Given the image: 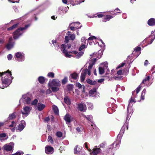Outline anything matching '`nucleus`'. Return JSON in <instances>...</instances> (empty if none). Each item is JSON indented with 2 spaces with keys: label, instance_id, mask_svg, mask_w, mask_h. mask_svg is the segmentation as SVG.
I'll return each mask as SVG.
<instances>
[{
  "label": "nucleus",
  "instance_id": "7c9ffc66",
  "mask_svg": "<svg viewBox=\"0 0 155 155\" xmlns=\"http://www.w3.org/2000/svg\"><path fill=\"white\" fill-rule=\"evenodd\" d=\"M136 101H135V100L134 99H133L132 97H131L130 99L129 100V104L127 108L129 107H131L132 106L130 105V104L131 103L134 102H135Z\"/></svg>",
  "mask_w": 155,
  "mask_h": 155
},
{
  "label": "nucleus",
  "instance_id": "4d7b16f0",
  "mask_svg": "<svg viewBox=\"0 0 155 155\" xmlns=\"http://www.w3.org/2000/svg\"><path fill=\"white\" fill-rule=\"evenodd\" d=\"M15 124V122L14 121H12V124L9 125V127H13Z\"/></svg>",
  "mask_w": 155,
  "mask_h": 155
},
{
  "label": "nucleus",
  "instance_id": "f704fd0d",
  "mask_svg": "<svg viewBox=\"0 0 155 155\" xmlns=\"http://www.w3.org/2000/svg\"><path fill=\"white\" fill-rule=\"evenodd\" d=\"M56 136L58 137H61L63 136V134L60 131H58L56 133Z\"/></svg>",
  "mask_w": 155,
  "mask_h": 155
},
{
  "label": "nucleus",
  "instance_id": "a878e982",
  "mask_svg": "<svg viewBox=\"0 0 155 155\" xmlns=\"http://www.w3.org/2000/svg\"><path fill=\"white\" fill-rule=\"evenodd\" d=\"M80 24V23L78 22H76L74 23H72L70 25H74L75 27V29H77L80 28L82 26L81 25H80V26H79Z\"/></svg>",
  "mask_w": 155,
  "mask_h": 155
},
{
  "label": "nucleus",
  "instance_id": "393cba45",
  "mask_svg": "<svg viewBox=\"0 0 155 155\" xmlns=\"http://www.w3.org/2000/svg\"><path fill=\"white\" fill-rule=\"evenodd\" d=\"M62 52L63 53L65 54V56L67 57L71 58L72 56L70 54H68V53H70L69 52L70 51L68 52L65 49H63Z\"/></svg>",
  "mask_w": 155,
  "mask_h": 155
},
{
  "label": "nucleus",
  "instance_id": "37998d69",
  "mask_svg": "<svg viewBox=\"0 0 155 155\" xmlns=\"http://www.w3.org/2000/svg\"><path fill=\"white\" fill-rule=\"evenodd\" d=\"M150 79V77L149 76H147V78L146 77V78L143 80L142 81V83L145 84L146 82L147 81H148Z\"/></svg>",
  "mask_w": 155,
  "mask_h": 155
},
{
  "label": "nucleus",
  "instance_id": "e433bc0d",
  "mask_svg": "<svg viewBox=\"0 0 155 155\" xmlns=\"http://www.w3.org/2000/svg\"><path fill=\"white\" fill-rule=\"evenodd\" d=\"M18 24H17L15 25H13L11 27H10L8 28V30H12L16 28L18 25Z\"/></svg>",
  "mask_w": 155,
  "mask_h": 155
},
{
  "label": "nucleus",
  "instance_id": "7ed1b4c3",
  "mask_svg": "<svg viewBox=\"0 0 155 155\" xmlns=\"http://www.w3.org/2000/svg\"><path fill=\"white\" fill-rule=\"evenodd\" d=\"M61 85L59 80L57 79H54L51 81H50L48 84V85L49 87L53 86L56 87L60 86Z\"/></svg>",
  "mask_w": 155,
  "mask_h": 155
},
{
  "label": "nucleus",
  "instance_id": "680f3d73",
  "mask_svg": "<svg viewBox=\"0 0 155 155\" xmlns=\"http://www.w3.org/2000/svg\"><path fill=\"white\" fill-rule=\"evenodd\" d=\"M146 91L145 89H144L142 91L141 94L142 95L143 94L144 95H145V94L146 93Z\"/></svg>",
  "mask_w": 155,
  "mask_h": 155
},
{
  "label": "nucleus",
  "instance_id": "0e129e2a",
  "mask_svg": "<svg viewBox=\"0 0 155 155\" xmlns=\"http://www.w3.org/2000/svg\"><path fill=\"white\" fill-rule=\"evenodd\" d=\"M21 153L20 152H16L15 153L12 154V155H21Z\"/></svg>",
  "mask_w": 155,
  "mask_h": 155
},
{
  "label": "nucleus",
  "instance_id": "b1692460",
  "mask_svg": "<svg viewBox=\"0 0 155 155\" xmlns=\"http://www.w3.org/2000/svg\"><path fill=\"white\" fill-rule=\"evenodd\" d=\"M38 80V82L41 84H43L45 82V78L43 76H39Z\"/></svg>",
  "mask_w": 155,
  "mask_h": 155
},
{
  "label": "nucleus",
  "instance_id": "6e6552de",
  "mask_svg": "<svg viewBox=\"0 0 155 155\" xmlns=\"http://www.w3.org/2000/svg\"><path fill=\"white\" fill-rule=\"evenodd\" d=\"M87 41L86 38L85 37H82L81 38V44L79 48H87V44L86 45V42Z\"/></svg>",
  "mask_w": 155,
  "mask_h": 155
},
{
  "label": "nucleus",
  "instance_id": "423d86ee",
  "mask_svg": "<svg viewBox=\"0 0 155 155\" xmlns=\"http://www.w3.org/2000/svg\"><path fill=\"white\" fill-rule=\"evenodd\" d=\"M26 125V124L25 121L22 120L19 125L16 127V129L19 132H21L23 130Z\"/></svg>",
  "mask_w": 155,
  "mask_h": 155
},
{
  "label": "nucleus",
  "instance_id": "0eeeda50",
  "mask_svg": "<svg viewBox=\"0 0 155 155\" xmlns=\"http://www.w3.org/2000/svg\"><path fill=\"white\" fill-rule=\"evenodd\" d=\"M82 49H79V51H80L79 53L76 51H70L69 52L76 54V55L74 57L77 58H79L84 53V51H81Z\"/></svg>",
  "mask_w": 155,
  "mask_h": 155
},
{
  "label": "nucleus",
  "instance_id": "c756f323",
  "mask_svg": "<svg viewBox=\"0 0 155 155\" xmlns=\"http://www.w3.org/2000/svg\"><path fill=\"white\" fill-rule=\"evenodd\" d=\"M68 90L69 91H71L73 88V85L71 84H69L67 87Z\"/></svg>",
  "mask_w": 155,
  "mask_h": 155
},
{
  "label": "nucleus",
  "instance_id": "a19ab883",
  "mask_svg": "<svg viewBox=\"0 0 155 155\" xmlns=\"http://www.w3.org/2000/svg\"><path fill=\"white\" fill-rule=\"evenodd\" d=\"M31 101V98L29 97H27L25 99V101L27 104H30Z\"/></svg>",
  "mask_w": 155,
  "mask_h": 155
},
{
  "label": "nucleus",
  "instance_id": "6e6d98bb",
  "mask_svg": "<svg viewBox=\"0 0 155 155\" xmlns=\"http://www.w3.org/2000/svg\"><path fill=\"white\" fill-rule=\"evenodd\" d=\"M105 144H106V143H101L100 145V147L104 148L105 147Z\"/></svg>",
  "mask_w": 155,
  "mask_h": 155
},
{
  "label": "nucleus",
  "instance_id": "58836bf2",
  "mask_svg": "<svg viewBox=\"0 0 155 155\" xmlns=\"http://www.w3.org/2000/svg\"><path fill=\"white\" fill-rule=\"evenodd\" d=\"M18 24H17L15 25H13L11 27H10L8 28V30H12L16 28L18 25Z\"/></svg>",
  "mask_w": 155,
  "mask_h": 155
},
{
  "label": "nucleus",
  "instance_id": "bb28decb",
  "mask_svg": "<svg viewBox=\"0 0 155 155\" xmlns=\"http://www.w3.org/2000/svg\"><path fill=\"white\" fill-rule=\"evenodd\" d=\"M71 47V45L70 44H62L61 45V48H70Z\"/></svg>",
  "mask_w": 155,
  "mask_h": 155
},
{
  "label": "nucleus",
  "instance_id": "5701e85b",
  "mask_svg": "<svg viewBox=\"0 0 155 155\" xmlns=\"http://www.w3.org/2000/svg\"><path fill=\"white\" fill-rule=\"evenodd\" d=\"M52 109L54 114H57L59 113V110L57 107L55 105L52 106Z\"/></svg>",
  "mask_w": 155,
  "mask_h": 155
},
{
  "label": "nucleus",
  "instance_id": "3c124183",
  "mask_svg": "<svg viewBox=\"0 0 155 155\" xmlns=\"http://www.w3.org/2000/svg\"><path fill=\"white\" fill-rule=\"evenodd\" d=\"M7 58L8 60H11L12 58V54H9L7 56Z\"/></svg>",
  "mask_w": 155,
  "mask_h": 155
},
{
  "label": "nucleus",
  "instance_id": "2eb2a0df",
  "mask_svg": "<svg viewBox=\"0 0 155 155\" xmlns=\"http://www.w3.org/2000/svg\"><path fill=\"white\" fill-rule=\"evenodd\" d=\"M45 107V105L42 104L41 103H38L37 104V109L38 111H41Z\"/></svg>",
  "mask_w": 155,
  "mask_h": 155
},
{
  "label": "nucleus",
  "instance_id": "72a5a7b5",
  "mask_svg": "<svg viewBox=\"0 0 155 155\" xmlns=\"http://www.w3.org/2000/svg\"><path fill=\"white\" fill-rule=\"evenodd\" d=\"M47 76L49 78H54V74L53 72H50L48 73Z\"/></svg>",
  "mask_w": 155,
  "mask_h": 155
},
{
  "label": "nucleus",
  "instance_id": "69168bd1",
  "mask_svg": "<svg viewBox=\"0 0 155 155\" xmlns=\"http://www.w3.org/2000/svg\"><path fill=\"white\" fill-rule=\"evenodd\" d=\"M148 64V61L147 60H146L144 63V65L145 66H147Z\"/></svg>",
  "mask_w": 155,
  "mask_h": 155
},
{
  "label": "nucleus",
  "instance_id": "412c9836",
  "mask_svg": "<svg viewBox=\"0 0 155 155\" xmlns=\"http://www.w3.org/2000/svg\"><path fill=\"white\" fill-rule=\"evenodd\" d=\"M148 24L150 26H152L155 24V19L153 18H151L148 21Z\"/></svg>",
  "mask_w": 155,
  "mask_h": 155
},
{
  "label": "nucleus",
  "instance_id": "f8f14e48",
  "mask_svg": "<svg viewBox=\"0 0 155 155\" xmlns=\"http://www.w3.org/2000/svg\"><path fill=\"white\" fill-rule=\"evenodd\" d=\"M25 112H23L22 110L21 111V113L27 116L28 114L29 113L30 111V108L28 106H27L23 108Z\"/></svg>",
  "mask_w": 155,
  "mask_h": 155
},
{
  "label": "nucleus",
  "instance_id": "c03bdc74",
  "mask_svg": "<svg viewBox=\"0 0 155 155\" xmlns=\"http://www.w3.org/2000/svg\"><path fill=\"white\" fill-rule=\"evenodd\" d=\"M114 142L112 144H111L110 146H109L108 148V150H112L114 148Z\"/></svg>",
  "mask_w": 155,
  "mask_h": 155
},
{
  "label": "nucleus",
  "instance_id": "c85d7f7f",
  "mask_svg": "<svg viewBox=\"0 0 155 155\" xmlns=\"http://www.w3.org/2000/svg\"><path fill=\"white\" fill-rule=\"evenodd\" d=\"M99 71L100 74H102L104 72V68L102 67H99Z\"/></svg>",
  "mask_w": 155,
  "mask_h": 155
},
{
  "label": "nucleus",
  "instance_id": "6ab92c4d",
  "mask_svg": "<svg viewBox=\"0 0 155 155\" xmlns=\"http://www.w3.org/2000/svg\"><path fill=\"white\" fill-rule=\"evenodd\" d=\"M64 99V103L67 105H70L71 104V101L68 96H65Z\"/></svg>",
  "mask_w": 155,
  "mask_h": 155
},
{
  "label": "nucleus",
  "instance_id": "f257e3e1",
  "mask_svg": "<svg viewBox=\"0 0 155 155\" xmlns=\"http://www.w3.org/2000/svg\"><path fill=\"white\" fill-rule=\"evenodd\" d=\"M12 75L11 72L9 70L6 72L0 73V76L2 77V84L3 85L2 88L7 87L12 83V80L13 78L12 77Z\"/></svg>",
  "mask_w": 155,
  "mask_h": 155
},
{
  "label": "nucleus",
  "instance_id": "bf43d9fd",
  "mask_svg": "<svg viewBox=\"0 0 155 155\" xmlns=\"http://www.w3.org/2000/svg\"><path fill=\"white\" fill-rule=\"evenodd\" d=\"M117 73L118 75H121V74H122V71L121 70H119L117 71Z\"/></svg>",
  "mask_w": 155,
  "mask_h": 155
},
{
  "label": "nucleus",
  "instance_id": "9d476101",
  "mask_svg": "<svg viewBox=\"0 0 155 155\" xmlns=\"http://www.w3.org/2000/svg\"><path fill=\"white\" fill-rule=\"evenodd\" d=\"M78 77V74L76 72H74L70 74V75L69 77V80L71 82H72V79L74 80H76Z\"/></svg>",
  "mask_w": 155,
  "mask_h": 155
},
{
  "label": "nucleus",
  "instance_id": "4be33fe9",
  "mask_svg": "<svg viewBox=\"0 0 155 155\" xmlns=\"http://www.w3.org/2000/svg\"><path fill=\"white\" fill-rule=\"evenodd\" d=\"M12 39V38H9V43L6 45V47L7 48H13V44L11 42V40Z\"/></svg>",
  "mask_w": 155,
  "mask_h": 155
},
{
  "label": "nucleus",
  "instance_id": "c9c22d12",
  "mask_svg": "<svg viewBox=\"0 0 155 155\" xmlns=\"http://www.w3.org/2000/svg\"><path fill=\"white\" fill-rule=\"evenodd\" d=\"M96 92V90L95 88H94L90 90L89 91V94L91 95H92L94 94Z\"/></svg>",
  "mask_w": 155,
  "mask_h": 155
},
{
  "label": "nucleus",
  "instance_id": "1a4fd4ad",
  "mask_svg": "<svg viewBox=\"0 0 155 155\" xmlns=\"http://www.w3.org/2000/svg\"><path fill=\"white\" fill-rule=\"evenodd\" d=\"M128 124L127 123H125L124 124V126L122 127L120 131V134L118 135L117 137H118L119 136H120L124 132V129L125 128H126L127 130H128Z\"/></svg>",
  "mask_w": 155,
  "mask_h": 155
},
{
  "label": "nucleus",
  "instance_id": "a18cd8bd",
  "mask_svg": "<svg viewBox=\"0 0 155 155\" xmlns=\"http://www.w3.org/2000/svg\"><path fill=\"white\" fill-rule=\"evenodd\" d=\"M113 17L112 16L110 15H107L105 18L106 19L109 20L110 19L112 18Z\"/></svg>",
  "mask_w": 155,
  "mask_h": 155
},
{
  "label": "nucleus",
  "instance_id": "79ce46f5",
  "mask_svg": "<svg viewBox=\"0 0 155 155\" xmlns=\"http://www.w3.org/2000/svg\"><path fill=\"white\" fill-rule=\"evenodd\" d=\"M38 100L37 99L34 100L31 103V104L32 105H35L38 103Z\"/></svg>",
  "mask_w": 155,
  "mask_h": 155
},
{
  "label": "nucleus",
  "instance_id": "f03ea898",
  "mask_svg": "<svg viewBox=\"0 0 155 155\" xmlns=\"http://www.w3.org/2000/svg\"><path fill=\"white\" fill-rule=\"evenodd\" d=\"M29 26L28 25H26L25 27L21 28L15 31L13 34V37L14 39H16L22 33V31L27 28Z\"/></svg>",
  "mask_w": 155,
  "mask_h": 155
},
{
  "label": "nucleus",
  "instance_id": "9b49d317",
  "mask_svg": "<svg viewBox=\"0 0 155 155\" xmlns=\"http://www.w3.org/2000/svg\"><path fill=\"white\" fill-rule=\"evenodd\" d=\"M71 116L69 114H67L64 116V119L66 121L67 124L70 123L71 122Z\"/></svg>",
  "mask_w": 155,
  "mask_h": 155
},
{
  "label": "nucleus",
  "instance_id": "4c0bfd02",
  "mask_svg": "<svg viewBox=\"0 0 155 155\" xmlns=\"http://www.w3.org/2000/svg\"><path fill=\"white\" fill-rule=\"evenodd\" d=\"M18 24H17L15 25H13L11 27H10L8 28V30H12L16 28L18 25Z\"/></svg>",
  "mask_w": 155,
  "mask_h": 155
},
{
  "label": "nucleus",
  "instance_id": "774afa93",
  "mask_svg": "<svg viewBox=\"0 0 155 155\" xmlns=\"http://www.w3.org/2000/svg\"><path fill=\"white\" fill-rule=\"evenodd\" d=\"M97 16L98 18H101V17H102L103 16V15H102V14L101 13V14H98L97 15Z\"/></svg>",
  "mask_w": 155,
  "mask_h": 155
},
{
  "label": "nucleus",
  "instance_id": "09e8293b",
  "mask_svg": "<svg viewBox=\"0 0 155 155\" xmlns=\"http://www.w3.org/2000/svg\"><path fill=\"white\" fill-rule=\"evenodd\" d=\"M125 63H122L119 65L118 67L117 68V69L121 67H123L125 64Z\"/></svg>",
  "mask_w": 155,
  "mask_h": 155
},
{
  "label": "nucleus",
  "instance_id": "49530a36",
  "mask_svg": "<svg viewBox=\"0 0 155 155\" xmlns=\"http://www.w3.org/2000/svg\"><path fill=\"white\" fill-rule=\"evenodd\" d=\"M150 37L151 38V42L150 43V44H151L152 42L153 41V40L155 39V35H152L150 36Z\"/></svg>",
  "mask_w": 155,
  "mask_h": 155
},
{
  "label": "nucleus",
  "instance_id": "39448f33",
  "mask_svg": "<svg viewBox=\"0 0 155 155\" xmlns=\"http://www.w3.org/2000/svg\"><path fill=\"white\" fill-rule=\"evenodd\" d=\"M70 33V32L69 31H68L67 33V35L68 36H66L65 37L64 42L66 43V44L68 42L69 37L70 38V40L72 41H73L75 38V35L74 34H71Z\"/></svg>",
  "mask_w": 155,
  "mask_h": 155
},
{
  "label": "nucleus",
  "instance_id": "e2e57ef3",
  "mask_svg": "<svg viewBox=\"0 0 155 155\" xmlns=\"http://www.w3.org/2000/svg\"><path fill=\"white\" fill-rule=\"evenodd\" d=\"M51 93V91L50 89H48V90H47L46 91V93L47 94H49Z\"/></svg>",
  "mask_w": 155,
  "mask_h": 155
},
{
  "label": "nucleus",
  "instance_id": "2f4dec72",
  "mask_svg": "<svg viewBox=\"0 0 155 155\" xmlns=\"http://www.w3.org/2000/svg\"><path fill=\"white\" fill-rule=\"evenodd\" d=\"M48 141L50 142L51 144H53L54 143V140L52 137L51 136L49 135L48 136Z\"/></svg>",
  "mask_w": 155,
  "mask_h": 155
},
{
  "label": "nucleus",
  "instance_id": "8fccbe9b",
  "mask_svg": "<svg viewBox=\"0 0 155 155\" xmlns=\"http://www.w3.org/2000/svg\"><path fill=\"white\" fill-rule=\"evenodd\" d=\"M97 61V59L96 58H93L91 60V64L93 65H94L96 61Z\"/></svg>",
  "mask_w": 155,
  "mask_h": 155
},
{
  "label": "nucleus",
  "instance_id": "f3484780",
  "mask_svg": "<svg viewBox=\"0 0 155 155\" xmlns=\"http://www.w3.org/2000/svg\"><path fill=\"white\" fill-rule=\"evenodd\" d=\"M101 150V149L100 148H94L93 149L91 154L93 155H96L100 152Z\"/></svg>",
  "mask_w": 155,
  "mask_h": 155
},
{
  "label": "nucleus",
  "instance_id": "052dcab7",
  "mask_svg": "<svg viewBox=\"0 0 155 155\" xmlns=\"http://www.w3.org/2000/svg\"><path fill=\"white\" fill-rule=\"evenodd\" d=\"M104 81V79L102 78L99 79L97 81V82L99 83H101L103 82Z\"/></svg>",
  "mask_w": 155,
  "mask_h": 155
},
{
  "label": "nucleus",
  "instance_id": "dca6fc26",
  "mask_svg": "<svg viewBox=\"0 0 155 155\" xmlns=\"http://www.w3.org/2000/svg\"><path fill=\"white\" fill-rule=\"evenodd\" d=\"M78 110L81 111H85L86 110V108L84 109V105L82 103H79L78 104Z\"/></svg>",
  "mask_w": 155,
  "mask_h": 155
},
{
  "label": "nucleus",
  "instance_id": "864d4df0",
  "mask_svg": "<svg viewBox=\"0 0 155 155\" xmlns=\"http://www.w3.org/2000/svg\"><path fill=\"white\" fill-rule=\"evenodd\" d=\"M94 39H96V38L95 36H92L89 38L88 39V40H91Z\"/></svg>",
  "mask_w": 155,
  "mask_h": 155
},
{
  "label": "nucleus",
  "instance_id": "473e14b6",
  "mask_svg": "<svg viewBox=\"0 0 155 155\" xmlns=\"http://www.w3.org/2000/svg\"><path fill=\"white\" fill-rule=\"evenodd\" d=\"M68 78L66 77H65L63 78V79L62 80L61 83L62 84H64L68 82Z\"/></svg>",
  "mask_w": 155,
  "mask_h": 155
},
{
  "label": "nucleus",
  "instance_id": "cd10ccee",
  "mask_svg": "<svg viewBox=\"0 0 155 155\" xmlns=\"http://www.w3.org/2000/svg\"><path fill=\"white\" fill-rule=\"evenodd\" d=\"M16 117L15 113L14 112L10 114L8 117L9 120H12L15 119Z\"/></svg>",
  "mask_w": 155,
  "mask_h": 155
},
{
  "label": "nucleus",
  "instance_id": "5fc2aeb1",
  "mask_svg": "<svg viewBox=\"0 0 155 155\" xmlns=\"http://www.w3.org/2000/svg\"><path fill=\"white\" fill-rule=\"evenodd\" d=\"M76 85L79 88H80L82 87V85L79 83H77Z\"/></svg>",
  "mask_w": 155,
  "mask_h": 155
},
{
  "label": "nucleus",
  "instance_id": "4468645a",
  "mask_svg": "<svg viewBox=\"0 0 155 155\" xmlns=\"http://www.w3.org/2000/svg\"><path fill=\"white\" fill-rule=\"evenodd\" d=\"M87 71V69H85L84 71H83L81 73V82H83L85 80L86 75V72Z\"/></svg>",
  "mask_w": 155,
  "mask_h": 155
},
{
  "label": "nucleus",
  "instance_id": "a211bd4d",
  "mask_svg": "<svg viewBox=\"0 0 155 155\" xmlns=\"http://www.w3.org/2000/svg\"><path fill=\"white\" fill-rule=\"evenodd\" d=\"M4 150L7 151H11L12 149V147L11 145H7L6 144L4 146Z\"/></svg>",
  "mask_w": 155,
  "mask_h": 155
},
{
  "label": "nucleus",
  "instance_id": "ea45409f",
  "mask_svg": "<svg viewBox=\"0 0 155 155\" xmlns=\"http://www.w3.org/2000/svg\"><path fill=\"white\" fill-rule=\"evenodd\" d=\"M51 88L53 92H56L58 91L59 90V88L55 86L54 87H51Z\"/></svg>",
  "mask_w": 155,
  "mask_h": 155
},
{
  "label": "nucleus",
  "instance_id": "aec40b11",
  "mask_svg": "<svg viewBox=\"0 0 155 155\" xmlns=\"http://www.w3.org/2000/svg\"><path fill=\"white\" fill-rule=\"evenodd\" d=\"M86 81L87 83L92 85H94L96 84L97 83L96 81H93L92 80H91L89 78H87V79Z\"/></svg>",
  "mask_w": 155,
  "mask_h": 155
},
{
  "label": "nucleus",
  "instance_id": "de8ad7c7",
  "mask_svg": "<svg viewBox=\"0 0 155 155\" xmlns=\"http://www.w3.org/2000/svg\"><path fill=\"white\" fill-rule=\"evenodd\" d=\"M141 87L140 86V85H139L136 89V91L137 94L138 93V92L140 91V90Z\"/></svg>",
  "mask_w": 155,
  "mask_h": 155
},
{
  "label": "nucleus",
  "instance_id": "603ef678",
  "mask_svg": "<svg viewBox=\"0 0 155 155\" xmlns=\"http://www.w3.org/2000/svg\"><path fill=\"white\" fill-rule=\"evenodd\" d=\"M6 136V134L5 133H3L0 134V137H5Z\"/></svg>",
  "mask_w": 155,
  "mask_h": 155
},
{
  "label": "nucleus",
  "instance_id": "338daca9",
  "mask_svg": "<svg viewBox=\"0 0 155 155\" xmlns=\"http://www.w3.org/2000/svg\"><path fill=\"white\" fill-rule=\"evenodd\" d=\"M77 131L79 132H80L81 131V128H80L79 127H77V128H76V129Z\"/></svg>",
  "mask_w": 155,
  "mask_h": 155
},
{
  "label": "nucleus",
  "instance_id": "ddd939ff",
  "mask_svg": "<svg viewBox=\"0 0 155 155\" xmlns=\"http://www.w3.org/2000/svg\"><path fill=\"white\" fill-rule=\"evenodd\" d=\"M54 148L50 146H47L45 148V152L47 154L51 153L53 152Z\"/></svg>",
  "mask_w": 155,
  "mask_h": 155
},
{
  "label": "nucleus",
  "instance_id": "20e7f679",
  "mask_svg": "<svg viewBox=\"0 0 155 155\" xmlns=\"http://www.w3.org/2000/svg\"><path fill=\"white\" fill-rule=\"evenodd\" d=\"M15 56L16 60L18 61H24L25 59V57L24 54L20 52H18L16 53Z\"/></svg>",
  "mask_w": 155,
  "mask_h": 155
},
{
  "label": "nucleus",
  "instance_id": "13d9d810",
  "mask_svg": "<svg viewBox=\"0 0 155 155\" xmlns=\"http://www.w3.org/2000/svg\"><path fill=\"white\" fill-rule=\"evenodd\" d=\"M94 65L91 64H90L88 67V69L89 70H91L93 66Z\"/></svg>",
  "mask_w": 155,
  "mask_h": 155
}]
</instances>
